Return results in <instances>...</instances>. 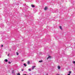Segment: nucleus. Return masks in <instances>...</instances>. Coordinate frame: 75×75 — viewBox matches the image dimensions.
<instances>
[{"label":"nucleus","mask_w":75,"mask_h":75,"mask_svg":"<svg viewBox=\"0 0 75 75\" xmlns=\"http://www.w3.org/2000/svg\"><path fill=\"white\" fill-rule=\"evenodd\" d=\"M56 75H59V74H57Z\"/></svg>","instance_id":"5701e85b"},{"label":"nucleus","mask_w":75,"mask_h":75,"mask_svg":"<svg viewBox=\"0 0 75 75\" xmlns=\"http://www.w3.org/2000/svg\"><path fill=\"white\" fill-rule=\"evenodd\" d=\"M50 58H51V57L50 56H49L47 58V59H50Z\"/></svg>","instance_id":"f03ea898"},{"label":"nucleus","mask_w":75,"mask_h":75,"mask_svg":"<svg viewBox=\"0 0 75 75\" xmlns=\"http://www.w3.org/2000/svg\"><path fill=\"white\" fill-rule=\"evenodd\" d=\"M48 75V74H47V75Z\"/></svg>","instance_id":"393cba45"},{"label":"nucleus","mask_w":75,"mask_h":75,"mask_svg":"<svg viewBox=\"0 0 75 75\" xmlns=\"http://www.w3.org/2000/svg\"><path fill=\"white\" fill-rule=\"evenodd\" d=\"M9 54H8V56H9Z\"/></svg>","instance_id":"412c9836"},{"label":"nucleus","mask_w":75,"mask_h":75,"mask_svg":"<svg viewBox=\"0 0 75 75\" xmlns=\"http://www.w3.org/2000/svg\"><path fill=\"white\" fill-rule=\"evenodd\" d=\"M21 71H24V70H23V69H22L21 70Z\"/></svg>","instance_id":"aec40b11"},{"label":"nucleus","mask_w":75,"mask_h":75,"mask_svg":"<svg viewBox=\"0 0 75 75\" xmlns=\"http://www.w3.org/2000/svg\"><path fill=\"white\" fill-rule=\"evenodd\" d=\"M31 6L32 7H33V8L35 7V6H34V5H33V4H32L31 5Z\"/></svg>","instance_id":"423d86ee"},{"label":"nucleus","mask_w":75,"mask_h":75,"mask_svg":"<svg viewBox=\"0 0 75 75\" xmlns=\"http://www.w3.org/2000/svg\"><path fill=\"white\" fill-rule=\"evenodd\" d=\"M47 8H48V7H47V6H45L44 8L45 10H47Z\"/></svg>","instance_id":"f257e3e1"},{"label":"nucleus","mask_w":75,"mask_h":75,"mask_svg":"<svg viewBox=\"0 0 75 75\" xmlns=\"http://www.w3.org/2000/svg\"><path fill=\"white\" fill-rule=\"evenodd\" d=\"M67 75H71L70 74H68Z\"/></svg>","instance_id":"4be33fe9"},{"label":"nucleus","mask_w":75,"mask_h":75,"mask_svg":"<svg viewBox=\"0 0 75 75\" xmlns=\"http://www.w3.org/2000/svg\"><path fill=\"white\" fill-rule=\"evenodd\" d=\"M73 63L75 64V61H73Z\"/></svg>","instance_id":"9b49d317"},{"label":"nucleus","mask_w":75,"mask_h":75,"mask_svg":"<svg viewBox=\"0 0 75 75\" xmlns=\"http://www.w3.org/2000/svg\"><path fill=\"white\" fill-rule=\"evenodd\" d=\"M21 61H22V62H23V61H24V60L22 59V60H21Z\"/></svg>","instance_id":"f3484780"},{"label":"nucleus","mask_w":75,"mask_h":75,"mask_svg":"<svg viewBox=\"0 0 75 75\" xmlns=\"http://www.w3.org/2000/svg\"><path fill=\"white\" fill-rule=\"evenodd\" d=\"M4 61L5 62H8V60H7V59H5Z\"/></svg>","instance_id":"0eeeda50"},{"label":"nucleus","mask_w":75,"mask_h":75,"mask_svg":"<svg viewBox=\"0 0 75 75\" xmlns=\"http://www.w3.org/2000/svg\"><path fill=\"white\" fill-rule=\"evenodd\" d=\"M57 68H58V69H61V67H60V66H58Z\"/></svg>","instance_id":"20e7f679"},{"label":"nucleus","mask_w":75,"mask_h":75,"mask_svg":"<svg viewBox=\"0 0 75 75\" xmlns=\"http://www.w3.org/2000/svg\"><path fill=\"white\" fill-rule=\"evenodd\" d=\"M23 65L25 66V67H27V64H26L24 63L23 64Z\"/></svg>","instance_id":"1a4fd4ad"},{"label":"nucleus","mask_w":75,"mask_h":75,"mask_svg":"<svg viewBox=\"0 0 75 75\" xmlns=\"http://www.w3.org/2000/svg\"><path fill=\"white\" fill-rule=\"evenodd\" d=\"M59 28H60V29L62 30V27H61V26H59Z\"/></svg>","instance_id":"6e6552de"},{"label":"nucleus","mask_w":75,"mask_h":75,"mask_svg":"<svg viewBox=\"0 0 75 75\" xmlns=\"http://www.w3.org/2000/svg\"><path fill=\"white\" fill-rule=\"evenodd\" d=\"M39 62H42V60H40L39 61Z\"/></svg>","instance_id":"f8f14e48"},{"label":"nucleus","mask_w":75,"mask_h":75,"mask_svg":"<svg viewBox=\"0 0 75 75\" xmlns=\"http://www.w3.org/2000/svg\"><path fill=\"white\" fill-rule=\"evenodd\" d=\"M27 64H30V62H29V61L28 62Z\"/></svg>","instance_id":"ddd939ff"},{"label":"nucleus","mask_w":75,"mask_h":75,"mask_svg":"<svg viewBox=\"0 0 75 75\" xmlns=\"http://www.w3.org/2000/svg\"><path fill=\"white\" fill-rule=\"evenodd\" d=\"M74 70H75V68H74Z\"/></svg>","instance_id":"b1692460"},{"label":"nucleus","mask_w":75,"mask_h":75,"mask_svg":"<svg viewBox=\"0 0 75 75\" xmlns=\"http://www.w3.org/2000/svg\"><path fill=\"white\" fill-rule=\"evenodd\" d=\"M8 64H11V62H8Z\"/></svg>","instance_id":"dca6fc26"},{"label":"nucleus","mask_w":75,"mask_h":75,"mask_svg":"<svg viewBox=\"0 0 75 75\" xmlns=\"http://www.w3.org/2000/svg\"><path fill=\"white\" fill-rule=\"evenodd\" d=\"M1 47H3V45H2Z\"/></svg>","instance_id":"6ab92c4d"},{"label":"nucleus","mask_w":75,"mask_h":75,"mask_svg":"<svg viewBox=\"0 0 75 75\" xmlns=\"http://www.w3.org/2000/svg\"><path fill=\"white\" fill-rule=\"evenodd\" d=\"M35 66H34L32 67V69L33 70L34 69V68H35Z\"/></svg>","instance_id":"39448f33"},{"label":"nucleus","mask_w":75,"mask_h":75,"mask_svg":"<svg viewBox=\"0 0 75 75\" xmlns=\"http://www.w3.org/2000/svg\"><path fill=\"white\" fill-rule=\"evenodd\" d=\"M71 72H71V71H69V74H71Z\"/></svg>","instance_id":"9d476101"},{"label":"nucleus","mask_w":75,"mask_h":75,"mask_svg":"<svg viewBox=\"0 0 75 75\" xmlns=\"http://www.w3.org/2000/svg\"><path fill=\"white\" fill-rule=\"evenodd\" d=\"M17 75H20V73H18L17 74Z\"/></svg>","instance_id":"a211bd4d"},{"label":"nucleus","mask_w":75,"mask_h":75,"mask_svg":"<svg viewBox=\"0 0 75 75\" xmlns=\"http://www.w3.org/2000/svg\"><path fill=\"white\" fill-rule=\"evenodd\" d=\"M28 71H31V70L30 69H28Z\"/></svg>","instance_id":"4468645a"},{"label":"nucleus","mask_w":75,"mask_h":75,"mask_svg":"<svg viewBox=\"0 0 75 75\" xmlns=\"http://www.w3.org/2000/svg\"><path fill=\"white\" fill-rule=\"evenodd\" d=\"M16 54L17 55H18V53L17 52L16 53Z\"/></svg>","instance_id":"2eb2a0df"},{"label":"nucleus","mask_w":75,"mask_h":75,"mask_svg":"<svg viewBox=\"0 0 75 75\" xmlns=\"http://www.w3.org/2000/svg\"><path fill=\"white\" fill-rule=\"evenodd\" d=\"M1 27L2 28H4V25H1Z\"/></svg>","instance_id":"7ed1b4c3"}]
</instances>
